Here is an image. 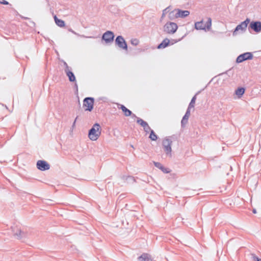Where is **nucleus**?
Instances as JSON below:
<instances>
[{
    "instance_id": "obj_25",
    "label": "nucleus",
    "mask_w": 261,
    "mask_h": 261,
    "mask_svg": "<svg viewBox=\"0 0 261 261\" xmlns=\"http://www.w3.org/2000/svg\"><path fill=\"white\" fill-rule=\"evenodd\" d=\"M189 117L184 116L181 121V126L184 127L188 122Z\"/></svg>"
},
{
    "instance_id": "obj_15",
    "label": "nucleus",
    "mask_w": 261,
    "mask_h": 261,
    "mask_svg": "<svg viewBox=\"0 0 261 261\" xmlns=\"http://www.w3.org/2000/svg\"><path fill=\"white\" fill-rule=\"evenodd\" d=\"M65 72L70 82H75L76 78L73 72L70 69H65Z\"/></svg>"
},
{
    "instance_id": "obj_9",
    "label": "nucleus",
    "mask_w": 261,
    "mask_h": 261,
    "mask_svg": "<svg viewBox=\"0 0 261 261\" xmlns=\"http://www.w3.org/2000/svg\"><path fill=\"white\" fill-rule=\"evenodd\" d=\"M36 166L38 169L44 171L49 169L50 165L44 160H39L37 162Z\"/></svg>"
},
{
    "instance_id": "obj_41",
    "label": "nucleus",
    "mask_w": 261,
    "mask_h": 261,
    "mask_svg": "<svg viewBox=\"0 0 261 261\" xmlns=\"http://www.w3.org/2000/svg\"><path fill=\"white\" fill-rule=\"evenodd\" d=\"M128 178H133V177H132V176H128Z\"/></svg>"
},
{
    "instance_id": "obj_12",
    "label": "nucleus",
    "mask_w": 261,
    "mask_h": 261,
    "mask_svg": "<svg viewBox=\"0 0 261 261\" xmlns=\"http://www.w3.org/2000/svg\"><path fill=\"white\" fill-rule=\"evenodd\" d=\"M116 104L117 105L118 108L122 111L124 116L128 117V116H130L133 114L132 112L130 110H129V109H128L124 105L118 103H117Z\"/></svg>"
},
{
    "instance_id": "obj_35",
    "label": "nucleus",
    "mask_w": 261,
    "mask_h": 261,
    "mask_svg": "<svg viewBox=\"0 0 261 261\" xmlns=\"http://www.w3.org/2000/svg\"><path fill=\"white\" fill-rule=\"evenodd\" d=\"M130 116H132V117L133 118H136L137 119V118H138V117L136 116V115L134 114H133Z\"/></svg>"
},
{
    "instance_id": "obj_11",
    "label": "nucleus",
    "mask_w": 261,
    "mask_h": 261,
    "mask_svg": "<svg viewBox=\"0 0 261 261\" xmlns=\"http://www.w3.org/2000/svg\"><path fill=\"white\" fill-rule=\"evenodd\" d=\"M247 27L246 25V23H243L242 22L238 24L236 28L234 29L233 32V35L235 36L238 34V32L240 31L239 33H244L246 30Z\"/></svg>"
},
{
    "instance_id": "obj_13",
    "label": "nucleus",
    "mask_w": 261,
    "mask_h": 261,
    "mask_svg": "<svg viewBox=\"0 0 261 261\" xmlns=\"http://www.w3.org/2000/svg\"><path fill=\"white\" fill-rule=\"evenodd\" d=\"M177 18H185L189 15L190 11L188 10H182L179 9H175Z\"/></svg>"
},
{
    "instance_id": "obj_1",
    "label": "nucleus",
    "mask_w": 261,
    "mask_h": 261,
    "mask_svg": "<svg viewBox=\"0 0 261 261\" xmlns=\"http://www.w3.org/2000/svg\"><path fill=\"white\" fill-rule=\"evenodd\" d=\"M101 134V127L99 123H95L89 130L88 137L92 141H96Z\"/></svg>"
},
{
    "instance_id": "obj_3",
    "label": "nucleus",
    "mask_w": 261,
    "mask_h": 261,
    "mask_svg": "<svg viewBox=\"0 0 261 261\" xmlns=\"http://www.w3.org/2000/svg\"><path fill=\"white\" fill-rule=\"evenodd\" d=\"M212 25V20L208 18L207 21L204 24L203 21H198L195 23V28L197 30H205L206 29L209 30Z\"/></svg>"
},
{
    "instance_id": "obj_24",
    "label": "nucleus",
    "mask_w": 261,
    "mask_h": 261,
    "mask_svg": "<svg viewBox=\"0 0 261 261\" xmlns=\"http://www.w3.org/2000/svg\"><path fill=\"white\" fill-rule=\"evenodd\" d=\"M171 7L168 6L165 9L163 10L162 14L161 19H162L166 15V14L170 12V11L171 10Z\"/></svg>"
},
{
    "instance_id": "obj_19",
    "label": "nucleus",
    "mask_w": 261,
    "mask_h": 261,
    "mask_svg": "<svg viewBox=\"0 0 261 261\" xmlns=\"http://www.w3.org/2000/svg\"><path fill=\"white\" fill-rule=\"evenodd\" d=\"M54 18L56 24L60 27H63L65 26V23L64 20L59 19L56 15H55L54 16Z\"/></svg>"
},
{
    "instance_id": "obj_10",
    "label": "nucleus",
    "mask_w": 261,
    "mask_h": 261,
    "mask_svg": "<svg viewBox=\"0 0 261 261\" xmlns=\"http://www.w3.org/2000/svg\"><path fill=\"white\" fill-rule=\"evenodd\" d=\"M136 122L143 127V129L146 134L148 133L152 129L147 122L140 118H137Z\"/></svg>"
},
{
    "instance_id": "obj_30",
    "label": "nucleus",
    "mask_w": 261,
    "mask_h": 261,
    "mask_svg": "<svg viewBox=\"0 0 261 261\" xmlns=\"http://www.w3.org/2000/svg\"><path fill=\"white\" fill-rule=\"evenodd\" d=\"M250 19H249V18H246V20H244V21H243L242 22H243V23H246V27H247V25H248V23H249V22H250Z\"/></svg>"
},
{
    "instance_id": "obj_31",
    "label": "nucleus",
    "mask_w": 261,
    "mask_h": 261,
    "mask_svg": "<svg viewBox=\"0 0 261 261\" xmlns=\"http://www.w3.org/2000/svg\"><path fill=\"white\" fill-rule=\"evenodd\" d=\"M15 230H16V231L15 232V234L18 235V237H19L20 236H18V234H20L22 233L21 230L19 229H15Z\"/></svg>"
},
{
    "instance_id": "obj_20",
    "label": "nucleus",
    "mask_w": 261,
    "mask_h": 261,
    "mask_svg": "<svg viewBox=\"0 0 261 261\" xmlns=\"http://www.w3.org/2000/svg\"><path fill=\"white\" fill-rule=\"evenodd\" d=\"M176 9H175L173 11L170 12L168 14V18L170 20H174L175 18H177L176 14Z\"/></svg>"
},
{
    "instance_id": "obj_17",
    "label": "nucleus",
    "mask_w": 261,
    "mask_h": 261,
    "mask_svg": "<svg viewBox=\"0 0 261 261\" xmlns=\"http://www.w3.org/2000/svg\"><path fill=\"white\" fill-rule=\"evenodd\" d=\"M170 44V40L168 38L164 39L161 43H160L158 45L157 48L158 49L161 48H165L167 47Z\"/></svg>"
},
{
    "instance_id": "obj_36",
    "label": "nucleus",
    "mask_w": 261,
    "mask_h": 261,
    "mask_svg": "<svg viewBox=\"0 0 261 261\" xmlns=\"http://www.w3.org/2000/svg\"><path fill=\"white\" fill-rule=\"evenodd\" d=\"M69 31L70 32H72V33H73L74 34H76V33L74 31H73L71 29H69Z\"/></svg>"
},
{
    "instance_id": "obj_16",
    "label": "nucleus",
    "mask_w": 261,
    "mask_h": 261,
    "mask_svg": "<svg viewBox=\"0 0 261 261\" xmlns=\"http://www.w3.org/2000/svg\"><path fill=\"white\" fill-rule=\"evenodd\" d=\"M153 164L155 167L160 169L164 173H168L170 171L168 168H165L159 162H153Z\"/></svg>"
},
{
    "instance_id": "obj_27",
    "label": "nucleus",
    "mask_w": 261,
    "mask_h": 261,
    "mask_svg": "<svg viewBox=\"0 0 261 261\" xmlns=\"http://www.w3.org/2000/svg\"><path fill=\"white\" fill-rule=\"evenodd\" d=\"M130 42L132 45L136 46L138 45L139 41L137 39H132L130 41Z\"/></svg>"
},
{
    "instance_id": "obj_28",
    "label": "nucleus",
    "mask_w": 261,
    "mask_h": 261,
    "mask_svg": "<svg viewBox=\"0 0 261 261\" xmlns=\"http://www.w3.org/2000/svg\"><path fill=\"white\" fill-rule=\"evenodd\" d=\"M190 109L191 108H189V107H188V109H187V111H186V113L184 115V116H185L186 117H189V116L190 115Z\"/></svg>"
},
{
    "instance_id": "obj_14",
    "label": "nucleus",
    "mask_w": 261,
    "mask_h": 261,
    "mask_svg": "<svg viewBox=\"0 0 261 261\" xmlns=\"http://www.w3.org/2000/svg\"><path fill=\"white\" fill-rule=\"evenodd\" d=\"M137 261H153V258L151 255L144 253L138 257Z\"/></svg>"
},
{
    "instance_id": "obj_23",
    "label": "nucleus",
    "mask_w": 261,
    "mask_h": 261,
    "mask_svg": "<svg viewBox=\"0 0 261 261\" xmlns=\"http://www.w3.org/2000/svg\"><path fill=\"white\" fill-rule=\"evenodd\" d=\"M199 92L197 93L191 99V101L188 106L189 108H192L194 107L195 101L196 99V95Z\"/></svg>"
},
{
    "instance_id": "obj_37",
    "label": "nucleus",
    "mask_w": 261,
    "mask_h": 261,
    "mask_svg": "<svg viewBox=\"0 0 261 261\" xmlns=\"http://www.w3.org/2000/svg\"><path fill=\"white\" fill-rule=\"evenodd\" d=\"M74 87L76 88V91H77V85L76 83L74 84Z\"/></svg>"
},
{
    "instance_id": "obj_34",
    "label": "nucleus",
    "mask_w": 261,
    "mask_h": 261,
    "mask_svg": "<svg viewBox=\"0 0 261 261\" xmlns=\"http://www.w3.org/2000/svg\"><path fill=\"white\" fill-rule=\"evenodd\" d=\"M77 117H78L77 116L76 117L75 120L74 121V122H73V123L72 124V128H73L75 126V122H76V120L77 119Z\"/></svg>"
},
{
    "instance_id": "obj_8",
    "label": "nucleus",
    "mask_w": 261,
    "mask_h": 261,
    "mask_svg": "<svg viewBox=\"0 0 261 261\" xmlns=\"http://www.w3.org/2000/svg\"><path fill=\"white\" fill-rule=\"evenodd\" d=\"M251 29L256 33H259L261 32V22L259 21H251L248 27V30Z\"/></svg>"
},
{
    "instance_id": "obj_4",
    "label": "nucleus",
    "mask_w": 261,
    "mask_h": 261,
    "mask_svg": "<svg viewBox=\"0 0 261 261\" xmlns=\"http://www.w3.org/2000/svg\"><path fill=\"white\" fill-rule=\"evenodd\" d=\"M94 103V98L91 97H87L83 100V107H86L85 109V111L91 112L93 109V106Z\"/></svg>"
},
{
    "instance_id": "obj_26",
    "label": "nucleus",
    "mask_w": 261,
    "mask_h": 261,
    "mask_svg": "<svg viewBox=\"0 0 261 261\" xmlns=\"http://www.w3.org/2000/svg\"><path fill=\"white\" fill-rule=\"evenodd\" d=\"M172 141L170 139V137H166L163 140L162 145L164 146L165 145H168V144H172Z\"/></svg>"
},
{
    "instance_id": "obj_21",
    "label": "nucleus",
    "mask_w": 261,
    "mask_h": 261,
    "mask_svg": "<svg viewBox=\"0 0 261 261\" xmlns=\"http://www.w3.org/2000/svg\"><path fill=\"white\" fill-rule=\"evenodd\" d=\"M164 151H165L166 153L167 154H170L171 155V153L172 151L171 149V144H168V145H165L164 146H163Z\"/></svg>"
},
{
    "instance_id": "obj_22",
    "label": "nucleus",
    "mask_w": 261,
    "mask_h": 261,
    "mask_svg": "<svg viewBox=\"0 0 261 261\" xmlns=\"http://www.w3.org/2000/svg\"><path fill=\"white\" fill-rule=\"evenodd\" d=\"M149 132V138L152 141H156L158 139V136L155 134L154 130L151 129Z\"/></svg>"
},
{
    "instance_id": "obj_5",
    "label": "nucleus",
    "mask_w": 261,
    "mask_h": 261,
    "mask_svg": "<svg viewBox=\"0 0 261 261\" xmlns=\"http://www.w3.org/2000/svg\"><path fill=\"white\" fill-rule=\"evenodd\" d=\"M115 44L117 45L119 48L125 50H127V44L122 36L119 35L117 36L115 40Z\"/></svg>"
},
{
    "instance_id": "obj_32",
    "label": "nucleus",
    "mask_w": 261,
    "mask_h": 261,
    "mask_svg": "<svg viewBox=\"0 0 261 261\" xmlns=\"http://www.w3.org/2000/svg\"><path fill=\"white\" fill-rule=\"evenodd\" d=\"M64 65L65 66V69H71V68L68 66V65H67V63H66V62H64Z\"/></svg>"
},
{
    "instance_id": "obj_38",
    "label": "nucleus",
    "mask_w": 261,
    "mask_h": 261,
    "mask_svg": "<svg viewBox=\"0 0 261 261\" xmlns=\"http://www.w3.org/2000/svg\"><path fill=\"white\" fill-rule=\"evenodd\" d=\"M180 40H181V39H178V40H175V41H174V42L172 43V44H173L174 43H176V42H177L178 41H180Z\"/></svg>"
},
{
    "instance_id": "obj_2",
    "label": "nucleus",
    "mask_w": 261,
    "mask_h": 261,
    "mask_svg": "<svg viewBox=\"0 0 261 261\" xmlns=\"http://www.w3.org/2000/svg\"><path fill=\"white\" fill-rule=\"evenodd\" d=\"M178 29L177 24L173 22L168 21L164 25L163 30L164 32L169 34L175 33Z\"/></svg>"
},
{
    "instance_id": "obj_40",
    "label": "nucleus",
    "mask_w": 261,
    "mask_h": 261,
    "mask_svg": "<svg viewBox=\"0 0 261 261\" xmlns=\"http://www.w3.org/2000/svg\"><path fill=\"white\" fill-rule=\"evenodd\" d=\"M24 19H28V18H27V17H24Z\"/></svg>"
},
{
    "instance_id": "obj_6",
    "label": "nucleus",
    "mask_w": 261,
    "mask_h": 261,
    "mask_svg": "<svg viewBox=\"0 0 261 261\" xmlns=\"http://www.w3.org/2000/svg\"><path fill=\"white\" fill-rule=\"evenodd\" d=\"M253 58V56L251 52H246L243 54L240 55L236 59L237 63H241L246 60H252Z\"/></svg>"
},
{
    "instance_id": "obj_42",
    "label": "nucleus",
    "mask_w": 261,
    "mask_h": 261,
    "mask_svg": "<svg viewBox=\"0 0 261 261\" xmlns=\"http://www.w3.org/2000/svg\"><path fill=\"white\" fill-rule=\"evenodd\" d=\"M102 98H105L104 97L103 98H100L99 99H102Z\"/></svg>"
},
{
    "instance_id": "obj_29",
    "label": "nucleus",
    "mask_w": 261,
    "mask_h": 261,
    "mask_svg": "<svg viewBox=\"0 0 261 261\" xmlns=\"http://www.w3.org/2000/svg\"><path fill=\"white\" fill-rule=\"evenodd\" d=\"M0 4H3V5H9V2H7L6 0H1L0 1Z\"/></svg>"
},
{
    "instance_id": "obj_33",
    "label": "nucleus",
    "mask_w": 261,
    "mask_h": 261,
    "mask_svg": "<svg viewBox=\"0 0 261 261\" xmlns=\"http://www.w3.org/2000/svg\"><path fill=\"white\" fill-rule=\"evenodd\" d=\"M254 261H261V258H259L257 257H254Z\"/></svg>"
},
{
    "instance_id": "obj_7",
    "label": "nucleus",
    "mask_w": 261,
    "mask_h": 261,
    "mask_svg": "<svg viewBox=\"0 0 261 261\" xmlns=\"http://www.w3.org/2000/svg\"><path fill=\"white\" fill-rule=\"evenodd\" d=\"M115 37L114 33L111 31H107L102 36V40L106 43H110L113 42Z\"/></svg>"
},
{
    "instance_id": "obj_18",
    "label": "nucleus",
    "mask_w": 261,
    "mask_h": 261,
    "mask_svg": "<svg viewBox=\"0 0 261 261\" xmlns=\"http://www.w3.org/2000/svg\"><path fill=\"white\" fill-rule=\"evenodd\" d=\"M245 92V88L244 87H238L235 91V94L238 96L239 98H241Z\"/></svg>"
},
{
    "instance_id": "obj_39",
    "label": "nucleus",
    "mask_w": 261,
    "mask_h": 261,
    "mask_svg": "<svg viewBox=\"0 0 261 261\" xmlns=\"http://www.w3.org/2000/svg\"><path fill=\"white\" fill-rule=\"evenodd\" d=\"M252 212L254 214H256V210L255 209H254V210H253Z\"/></svg>"
}]
</instances>
